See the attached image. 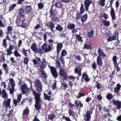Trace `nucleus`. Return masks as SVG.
Masks as SVG:
<instances>
[{"label": "nucleus", "instance_id": "c9c22d12", "mask_svg": "<svg viewBox=\"0 0 121 121\" xmlns=\"http://www.w3.org/2000/svg\"><path fill=\"white\" fill-rule=\"evenodd\" d=\"M67 54V53L65 49L63 50L61 52L60 57L63 58L64 56H66Z\"/></svg>", "mask_w": 121, "mask_h": 121}, {"label": "nucleus", "instance_id": "a211bd4d", "mask_svg": "<svg viewBox=\"0 0 121 121\" xmlns=\"http://www.w3.org/2000/svg\"><path fill=\"white\" fill-rule=\"evenodd\" d=\"M63 47V45L62 43H58L56 47L57 56L59 55L60 51Z\"/></svg>", "mask_w": 121, "mask_h": 121}, {"label": "nucleus", "instance_id": "2eb2a0df", "mask_svg": "<svg viewBox=\"0 0 121 121\" xmlns=\"http://www.w3.org/2000/svg\"><path fill=\"white\" fill-rule=\"evenodd\" d=\"M29 113V111L28 108H26L23 111L22 113V118L24 119L26 117H27Z\"/></svg>", "mask_w": 121, "mask_h": 121}, {"label": "nucleus", "instance_id": "72a5a7b5", "mask_svg": "<svg viewBox=\"0 0 121 121\" xmlns=\"http://www.w3.org/2000/svg\"><path fill=\"white\" fill-rule=\"evenodd\" d=\"M75 27V26L74 24L70 23L68 24L67 28L69 29L73 30L74 29Z\"/></svg>", "mask_w": 121, "mask_h": 121}, {"label": "nucleus", "instance_id": "774afa93", "mask_svg": "<svg viewBox=\"0 0 121 121\" xmlns=\"http://www.w3.org/2000/svg\"><path fill=\"white\" fill-rule=\"evenodd\" d=\"M91 67L92 68L94 69L95 70L96 69L97 67L96 64L95 63H93L91 65Z\"/></svg>", "mask_w": 121, "mask_h": 121}, {"label": "nucleus", "instance_id": "4468645a", "mask_svg": "<svg viewBox=\"0 0 121 121\" xmlns=\"http://www.w3.org/2000/svg\"><path fill=\"white\" fill-rule=\"evenodd\" d=\"M82 79H84L86 82L90 81V78H89L86 73L83 72L82 74Z\"/></svg>", "mask_w": 121, "mask_h": 121}, {"label": "nucleus", "instance_id": "9b49d317", "mask_svg": "<svg viewBox=\"0 0 121 121\" xmlns=\"http://www.w3.org/2000/svg\"><path fill=\"white\" fill-rule=\"evenodd\" d=\"M118 33L115 32L114 36L113 35L111 37H109L107 39L108 42H109L114 40H118Z\"/></svg>", "mask_w": 121, "mask_h": 121}, {"label": "nucleus", "instance_id": "1a4fd4ad", "mask_svg": "<svg viewBox=\"0 0 121 121\" xmlns=\"http://www.w3.org/2000/svg\"><path fill=\"white\" fill-rule=\"evenodd\" d=\"M47 44L45 43L43 44L41 46V48L44 50H45V52H47L51 51L52 50L49 46L48 45L47 48Z\"/></svg>", "mask_w": 121, "mask_h": 121}, {"label": "nucleus", "instance_id": "8fccbe9b", "mask_svg": "<svg viewBox=\"0 0 121 121\" xmlns=\"http://www.w3.org/2000/svg\"><path fill=\"white\" fill-rule=\"evenodd\" d=\"M117 58L116 56H114L112 57V60L113 62L114 65L118 63L117 61Z\"/></svg>", "mask_w": 121, "mask_h": 121}, {"label": "nucleus", "instance_id": "0e129e2a", "mask_svg": "<svg viewBox=\"0 0 121 121\" xmlns=\"http://www.w3.org/2000/svg\"><path fill=\"white\" fill-rule=\"evenodd\" d=\"M3 46L5 48H6L7 47V44L6 40L4 39L3 40Z\"/></svg>", "mask_w": 121, "mask_h": 121}, {"label": "nucleus", "instance_id": "c03bdc74", "mask_svg": "<svg viewBox=\"0 0 121 121\" xmlns=\"http://www.w3.org/2000/svg\"><path fill=\"white\" fill-rule=\"evenodd\" d=\"M2 97L4 99H6L8 97V95L6 94V91L5 90H3L2 91Z\"/></svg>", "mask_w": 121, "mask_h": 121}, {"label": "nucleus", "instance_id": "b1692460", "mask_svg": "<svg viewBox=\"0 0 121 121\" xmlns=\"http://www.w3.org/2000/svg\"><path fill=\"white\" fill-rule=\"evenodd\" d=\"M17 26L23 28H26L27 26L26 23L23 22H22V23L21 22L20 23V22H19L18 20L17 21Z\"/></svg>", "mask_w": 121, "mask_h": 121}, {"label": "nucleus", "instance_id": "bb28decb", "mask_svg": "<svg viewBox=\"0 0 121 121\" xmlns=\"http://www.w3.org/2000/svg\"><path fill=\"white\" fill-rule=\"evenodd\" d=\"M82 69L80 68L78 69L77 67H76L74 69V73H77L79 76H81V75Z\"/></svg>", "mask_w": 121, "mask_h": 121}, {"label": "nucleus", "instance_id": "603ef678", "mask_svg": "<svg viewBox=\"0 0 121 121\" xmlns=\"http://www.w3.org/2000/svg\"><path fill=\"white\" fill-rule=\"evenodd\" d=\"M76 38L77 39V40L79 41L82 42L83 40L82 37L79 35H77L76 34L75 35Z\"/></svg>", "mask_w": 121, "mask_h": 121}, {"label": "nucleus", "instance_id": "7c9ffc66", "mask_svg": "<svg viewBox=\"0 0 121 121\" xmlns=\"http://www.w3.org/2000/svg\"><path fill=\"white\" fill-rule=\"evenodd\" d=\"M23 8V7L17 10V12L18 14L19 15H22L23 13L25 14V12Z\"/></svg>", "mask_w": 121, "mask_h": 121}, {"label": "nucleus", "instance_id": "4d7b16f0", "mask_svg": "<svg viewBox=\"0 0 121 121\" xmlns=\"http://www.w3.org/2000/svg\"><path fill=\"white\" fill-rule=\"evenodd\" d=\"M105 0H100L99 4L101 6H104L105 4Z\"/></svg>", "mask_w": 121, "mask_h": 121}, {"label": "nucleus", "instance_id": "4c0bfd02", "mask_svg": "<svg viewBox=\"0 0 121 121\" xmlns=\"http://www.w3.org/2000/svg\"><path fill=\"white\" fill-rule=\"evenodd\" d=\"M28 51V50L24 48L22 49L21 52L22 53L23 55L24 56L27 57L28 56L27 51Z\"/></svg>", "mask_w": 121, "mask_h": 121}, {"label": "nucleus", "instance_id": "f03ea898", "mask_svg": "<svg viewBox=\"0 0 121 121\" xmlns=\"http://www.w3.org/2000/svg\"><path fill=\"white\" fill-rule=\"evenodd\" d=\"M34 98L35 100V107L36 110L39 111L41 108V105L40 104L41 102L40 96L34 97Z\"/></svg>", "mask_w": 121, "mask_h": 121}, {"label": "nucleus", "instance_id": "ea45409f", "mask_svg": "<svg viewBox=\"0 0 121 121\" xmlns=\"http://www.w3.org/2000/svg\"><path fill=\"white\" fill-rule=\"evenodd\" d=\"M39 70L44 78H46L48 77V76L46 73L45 72L44 70H42L41 69H39Z\"/></svg>", "mask_w": 121, "mask_h": 121}, {"label": "nucleus", "instance_id": "13d9d810", "mask_svg": "<svg viewBox=\"0 0 121 121\" xmlns=\"http://www.w3.org/2000/svg\"><path fill=\"white\" fill-rule=\"evenodd\" d=\"M94 109V108L93 107H91L89 108V110H88L86 112L88 113L89 112V113L91 114L93 113V111Z\"/></svg>", "mask_w": 121, "mask_h": 121}, {"label": "nucleus", "instance_id": "3c124183", "mask_svg": "<svg viewBox=\"0 0 121 121\" xmlns=\"http://www.w3.org/2000/svg\"><path fill=\"white\" fill-rule=\"evenodd\" d=\"M16 6V5L15 4H13L10 6L9 9V11L11 12L13 10Z\"/></svg>", "mask_w": 121, "mask_h": 121}, {"label": "nucleus", "instance_id": "f8f14e48", "mask_svg": "<svg viewBox=\"0 0 121 121\" xmlns=\"http://www.w3.org/2000/svg\"><path fill=\"white\" fill-rule=\"evenodd\" d=\"M121 87V85L119 83L117 84L116 86L114 87L113 88L114 93L117 95H119L120 94L119 91Z\"/></svg>", "mask_w": 121, "mask_h": 121}, {"label": "nucleus", "instance_id": "c85d7f7f", "mask_svg": "<svg viewBox=\"0 0 121 121\" xmlns=\"http://www.w3.org/2000/svg\"><path fill=\"white\" fill-rule=\"evenodd\" d=\"M79 103H78V102L76 100H75L74 101V104L76 105V107L77 108H78L79 107L80 108L82 107L83 106V104L82 103H81V101H79Z\"/></svg>", "mask_w": 121, "mask_h": 121}, {"label": "nucleus", "instance_id": "423d86ee", "mask_svg": "<svg viewBox=\"0 0 121 121\" xmlns=\"http://www.w3.org/2000/svg\"><path fill=\"white\" fill-rule=\"evenodd\" d=\"M30 88H29L30 89L31 91L32 92L33 95L34 96V97H36L39 96H41V94L37 92L35 90H34L33 88L32 85V82L31 81L30 82Z\"/></svg>", "mask_w": 121, "mask_h": 121}, {"label": "nucleus", "instance_id": "052dcab7", "mask_svg": "<svg viewBox=\"0 0 121 121\" xmlns=\"http://www.w3.org/2000/svg\"><path fill=\"white\" fill-rule=\"evenodd\" d=\"M85 95L84 94L82 93H79L78 95L77 96L76 98L77 99L80 98L81 97H82L85 96Z\"/></svg>", "mask_w": 121, "mask_h": 121}, {"label": "nucleus", "instance_id": "58836bf2", "mask_svg": "<svg viewBox=\"0 0 121 121\" xmlns=\"http://www.w3.org/2000/svg\"><path fill=\"white\" fill-rule=\"evenodd\" d=\"M56 30L60 32H61L63 30V28L60 25L58 24L56 27Z\"/></svg>", "mask_w": 121, "mask_h": 121}, {"label": "nucleus", "instance_id": "f257e3e1", "mask_svg": "<svg viewBox=\"0 0 121 121\" xmlns=\"http://www.w3.org/2000/svg\"><path fill=\"white\" fill-rule=\"evenodd\" d=\"M35 87L38 93H39L42 91L43 85L40 80L38 79H37L34 82Z\"/></svg>", "mask_w": 121, "mask_h": 121}, {"label": "nucleus", "instance_id": "7ed1b4c3", "mask_svg": "<svg viewBox=\"0 0 121 121\" xmlns=\"http://www.w3.org/2000/svg\"><path fill=\"white\" fill-rule=\"evenodd\" d=\"M113 3V1L110 0V5L108 7V8L111 7V10L110 12V15L112 18V20H114L116 18V16L115 11L112 7Z\"/></svg>", "mask_w": 121, "mask_h": 121}, {"label": "nucleus", "instance_id": "c756f323", "mask_svg": "<svg viewBox=\"0 0 121 121\" xmlns=\"http://www.w3.org/2000/svg\"><path fill=\"white\" fill-rule=\"evenodd\" d=\"M91 44L90 43H85L84 44L83 48H84L85 49H86L87 50H91Z\"/></svg>", "mask_w": 121, "mask_h": 121}, {"label": "nucleus", "instance_id": "e433bc0d", "mask_svg": "<svg viewBox=\"0 0 121 121\" xmlns=\"http://www.w3.org/2000/svg\"><path fill=\"white\" fill-rule=\"evenodd\" d=\"M44 96V98L45 100H47L49 101L51 99V97L50 95H48L46 93H44L43 94Z\"/></svg>", "mask_w": 121, "mask_h": 121}, {"label": "nucleus", "instance_id": "a18cd8bd", "mask_svg": "<svg viewBox=\"0 0 121 121\" xmlns=\"http://www.w3.org/2000/svg\"><path fill=\"white\" fill-rule=\"evenodd\" d=\"M44 50H43L42 49L38 48L37 49L36 51L35 52V53H38V54H43L44 52Z\"/></svg>", "mask_w": 121, "mask_h": 121}, {"label": "nucleus", "instance_id": "a878e982", "mask_svg": "<svg viewBox=\"0 0 121 121\" xmlns=\"http://www.w3.org/2000/svg\"><path fill=\"white\" fill-rule=\"evenodd\" d=\"M97 63L98 65L101 66L103 64V62L102 59L100 56H98L97 58Z\"/></svg>", "mask_w": 121, "mask_h": 121}, {"label": "nucleus", "instance_id": "39448f33", "mask_svg": "<svg viewBox=\"0 0 121 121\" xmlns=\"http://www.w3.org/2000/svg\"><path fill=\"white\" fill-rule=\"evenodd\" d=\"M59 73L60 75L62 77L64 80H66L67 79L68 77L67 73L64 69H60Z\"/></svg>", "mask_w": 121, "mask_h": 121}, {"label": "nucleus", "instance_id": "bf43d9fd", "mask_svg": "<svg viewBox=\"0 0 121 121\" xmlns=\"http://www.w3.org/2000/svg\"><path fill=\"white\" fill-rule=\"evenodd\" d=\"M29 61V58L27 57H26L24 59L23 62L26 65L27 64Z\"/></svg>", "mask_w": 121, "mask_h": 121}, {"label": "nucleus", "instance_id": "864d4df0", "mask_svg": "<svg viewBox=\"0 0 121 121\" xmlns=\"http://www.w3.org/2000/svg\"><path fill=\"white\" fill-rule=\"evenodd\" d=\"M48 119L51 120H53L54 119L56 116L54 114H52L48 115Z\"/></svg>", "mask_w": 121, "mask_h": 121}, {"label": "nucleus", "instance_id": "cd10ccee", "mask_svg": "<svg viewBox=\"0 0 121 121\" xmlns=\"http://www.w3.org/2000/svg\"><path fill=\"white\" fill-rule=\"evenodd\" d=\"M113 95L111 93H109L106 95V98L109 101H110L113 99Z\"/></svg>", "mask_w": 121, "mask_h": 121}, {"label": "nucleus", "instance_id": "aec40b11", "mask_svg": "<svg viewBox=\"0 0 121 121\" xmlns=\"http://www.w3.org/2000/svg\"><path fill=\"white\" fill-rule=\"evenodd\" d=\"M98 56H100V57L104 58L106 57V54L103 52L101 48H99L98 49Z\"/></svg>", "mask_w": 121, "mask_h": 121}, {"label": "nucleus", "instance_id": "ddd939ff", "mask_svg": "<svg viewBox=\"0 0 121 121\" xmlns=\"http://www.w3.org/2000/svg\"><path fill=\"white\" fill-rule=\"evenodd\" d=\"M47 27L50 29V30L52 32L53 31V28L55 27V24L52 22H48L46 24Z\"/></svg>", "mask_w": 121, "mask_h": 121}, {"label": "nucleus", "instance_id": "6e6552de", "mask_svg": "<svg viewBox=\"0 0 121 121\" xmlns=\"http://www.w3.org/2000/svg\"><path fill=\"white\" fill-rule=\"evenodd\" d=\"M29 89L27 87V85L26 84H24L21 86V90L22 94H24L26 93L27 92Z\"/></svg>", "mask_w": 121, "mask_h": 121}, {"label": "nucleus", "instance_id": "2f4dec72", "mask_svg": "<svg viewBox=\"0 0 121 121\" xmlns=\"http://www.w3.org/2000/svg\"><path fill=\"white\" fill-rule=\"evenodd\" d=\"M30 48L35 53V52L36 51V50H37V48L36 46V44L35 43H34L33 44H31Z\"/></svg>", "mask_w": 121, "mask_h": 121}, {"label": "nucleus", "instance_id": "69168bd1", "mask_svg": "<svg viewBox=\"0 0 121 121\" xmlns=\"http://www.w3.org/2000/svg\"><path fill=\"white\" fill-rule=\"evenodd\" d=\"M118 64H115L114 65V67L116 68V70H117V71L119 72L120 71V68L118 66Z\"/></svg>", "mask_w": 121, "mask_h": 121}, {"label": "nucleus", "instance_id": "338daca9", "mask_svg": "<svg viewBox=\"0 0 121 121\" xmlns=\"http://www.w3.org/2000/svg\"><path fill=\"white\" fill-rule=\"evenodd\" d=\"M7 56H8L11 55L12 54V51L8 49H7Z\"/></svg>", "mask_w": 121, "mask_h": 121}, {"label": "nucleus", "instance_id": "f3484780", "mask_svg": "<svg viewBox=\"0 0 121 121\" xmlns=\"http://www.w3.org/2000/svg\"><path fill=\"white\" fill-rule=\"evenodd\" d=\"M53 6H52L50 11V15L53 16H56L57 14V10L56 9H53Z\"/></svg>", "mask_w": 121, "mask_h": 121}, {"label": "nucleus", "instance_id": "4be33fe9", "mask_svg": "<svg viewBox=\"0 0 121 121\" xmlns=\"http://www.w3.org/2000/svg\"><path fill=\"white\" fill-rule=\"evenodd\" d=\"M24 8V10L25 12V14L26 13L28 14L29 13H30V11L32 10L31 7L30 6H27L25 5L23 6Z\"/></svg>", "mask_w": 121, "mask_h": 121}, {"label": "nucleus", "instance_id": "680f3d73", "mask_svg": "<svg viewBox=\"0 0 121 121\" xmlns=\"http://www.w3.org/2000/svg\"><path fill=\"white\" fill-rule=\"evenodd\" d=\"M38 5L39 9H42L44 7L43 4L41 2L39 3Z\"/></svg>", "mask_w": 121, "mask_h": 121}, {"label": "nucleus", "instance_id": "a19ab883", "mask_svg": "<svg viewBox=\"0 0 121 121\" xmlns=\"http://www.w3.org/2000/svg\"><path fill=\"white\" fill-rule=\"evenodd\" d=\"M7 34H11L12 31L13 30V28L11 26H9L7 27Z\"/></svg>", "mask_w": 121, "mask_h": 121}, {"label": "nucleus", "instance_id": "473e14b6", "mask_svg": "<svg viewBox=\"0 0 121 121\" xmlns=\"http://www.w3.org/2000/svg\"><path fill=\"white\" fill-rule=\"evenodd\" d=\"M87 34V37L88 38H92L94 35V30H91L90 31L88 32Z\"/></svg>", "mask_w": 121, "mask_h": 121}, {"label": "nucleus", "instance_id": "0eeeda50", "mask_svg": "<svg viewBox=\"0 0 121 121\" xmlns=\"http://www.w3.org/2000/svg\"><path fill=\"white\" fill-rule=\"evenodd\" d=\"M51 73L52 76L55 78H56L58 75L56 68L53 66L50 67Z\"/></svg>", "mask_w": 121, "mask_h": 121}, {"label": "nucleus", "instance_id": "79ce46f5", "mask_svg": "<svg viewBox=\"0 0 121 121\" xmlns=\"http://www.w3.org/2000/svg\"><path fill=\"white\" fill-rule=\"evenodd\" d=\"M104 25L105 26H108L110 25V23L109 21L105 20H104L102 21Z\"/></svg>", "mask_w": 121, "mask_h": 121}, {"label": "nucleus", "instance_id": "e2e57ef3", "mask_svg": "<svg viewBox=\"0 0 121 121\" xmlns=\"http://www.w3.org/2000/svg\"><path fill=\"white\" fill-rule=\"evenodd\" d=\"M22 97V94H19L17 95V100H18V102H19L20 101Z\"/></svg>", "mask_w": 121, "mask_h": 121}, {"label": "nucleus", "instance_id": "393cba45", "mask_svg": "<svg viewBox=\"0 0 121 121\" xmlns=\"http://www.w3.org/2000/svg\"><path fill=\"white\" fill-rule=\"evenodd\" d=\"M41 64L39 63V67L41 69H44L46 66V61L44 59L41 63Z\"/></svg>", "mask_w": 121, "mask_h": 121}, {"label": "nucleus", "instance_id": "f704fd0d", "mask_svg": "<svg viewBox=\"0 0 121 121\" xmlns=\"http://www.w3.org/2000/svg\"><path fill=\"white\" fill-rule=\"evenodd\" d=\"M87 18V15L86 14L82 16L81 18V20L82 22V23H84L86 20Z\"/></svg>", "mask_w": 121, "mask_h": 121}, {"label": "nucleus", "instance_id": "9d476101", "mask_svg": "<svg viewBox=\"0 0 121 121\" xmlns=\"http://www.w3.org/2000/svg\"><path fill=\"white\" fill-rule=\"evenodd\" d=\"M92 3V1L91 0H85L84 4L86 8V11H88V8L90 4Z\"/></svg>", "mask_w": 121, "mask_h": 121}, {"label": "nucleus", "instance_id": "6e6d98bb", "mask_svg": "<svg viewBox=\"0 0 121 121\" xmlns=\"http://www.w3.org/2000/svg\"><path fill=\"white\" fill-rule=\"evenodd\" d=\"M56 65V67L57 68H59L60 69L61 68V66L60 62L59 61L56 60L55 63Z\"/></svg>", "mask_w": 121, "mask_h": 121}, {"label": "nucleus", "instance_id": "37998d69", "mask_svg": "<svg viewBox=\"0 0 121 121\" xmlns=\"http://www.w3.org/2000/svg\"><path fill=\"white\" fill-rule=\"evenodd\" d=\"M85 11V9H84L83 5L81 3V6L80 8V13L81 14H82Z\"/></svg>", "mask_w": 121, "mask_h": 121}, {"label": "nucleus", "instance_id": "de8ad7c7", "mask_svg": "<svg viewBox=\"0 0 121 121\" xmlns=\"http://www.w3.org/2000/svg\"><path fill=\"white\" fill-rule=\"evenodd\" d=\"M14 56L16 57H21L22 56V55L19 54L17 50H16L14 52Z\"/></svg>", "mask_w": 121, "mask_h": 121}, {"label": "nucleus", "instance_id": "5fc2aeb1", "mask_svg": "<svg viewBox=\"0 0 121 121\" xmlns=\"http://www.w3.org/2000/svg\"><path fill=\"white\" fill-rule=\"evenodd\" d=\"M48 41L49 42L48 45L50 46L51 48L52 49V47L53 45V41L52 39H50L48 40Z\"/></svg>", "mask_w": 121, "mask_h": 121}, {"label": "nucleus", "instance_id": "09e8293b", "mask_svg": "<svg viewBox=\"0 0 121 121\" xmlns=\"http://www.w3.org/2000/svg\"><path fill=\"white\" fill-rule=\"evenodd\" d=\"M68 112L69 116H71L72 117L75 116V114L74 112L72 110L70 109L68 110Z\"/></svg>", "mask_w": 121, "mask_h": 121}, {"label": "nucleus", "instance_id": "dca6fc26", "mask_svg": "<svg viewBox=\"0 0 121 121\" xmlns=\"http://www.w3.org/2000/svg\"><path fill=\"white\" fill-rule=\"evenodd\" d=\"M11 100L10 99H8L6 100H4L3 102V106L5 107H9L10 106Z\"/></svg>", "mask_w": 121, "mask_h": 121}, {"label": "nucleus", "instance_id": "6ab92c4d", "mask_svg": "<svg viewBox=\"0 0 121 121\" xmlns=\"http://www.w3.org/2000/svg\"><path fill=\"white\" fill-rule=\"evenodd\" d=\"M25 16L24 15L22 14L18 15V18H17V20L16 21V24H17V20H18L19 22H20V21L22 22H24L25 20Z\"/></svg>", "mask_w": 121, "mask_h": 121}, {"label": "nucleus", "instance_id": "412c9836", "mask_svg": "<svg viewBox=\"0 0 121 121\" xmlns=\"http://www.w3.org/2000/svg\"><path fill=\"white\" fill-rule=\"evenodd\" d=\"M91 114L87 112H86L85 115H83L84 117V119L86 121H89L91 118Z\"/></svg>", "mask_w": 121, "mask_h": 121}, {"label": "nucleus", "instance_id": "49530a36", "mask_svg": "<svg viewBox=\"0 0 121 121\" xmlns=\"http://www.w3.org/2000/svg\"><path fill=\"white\" fill-rule=\"evenodd\" d=\"M54 5L56 7L58 8H60L62 7V4L60 2H58L56 3Z\"/></svg>", "mask_w": 121, "mask_h": 121}, {"label": "nucleus", "instance_id": "20e7f679", "mask_svg": "<svg viewBox=\"0 0 121 121\" xmlns=\"http://www.w3.org/2000/svg\"><path fill=\"white\" fill-rule=\"evenodd\" d=\"M113 105L116 106V108L117 109H120L121 108V101L118 100H116L114 99H113L110 102Z\"/></svg>", "mask_w": 121, "mask_h": 121}, {"label": "nucleus", "instance_id": "5701e85b", "mask_svg": "<svg viewBox=\"0 0 121 121\" xmlns=\"http://www.w3.org/2000/svg\"><path fill=\"white\" fill-rule=\"evenodd\" d=\"M2 66L3 69L5 71V73L8 74L9 73V67L6 63H4L2 65Z\"/></svg>", "mask_w": 121, "mask_h": 121}]
</instances>
